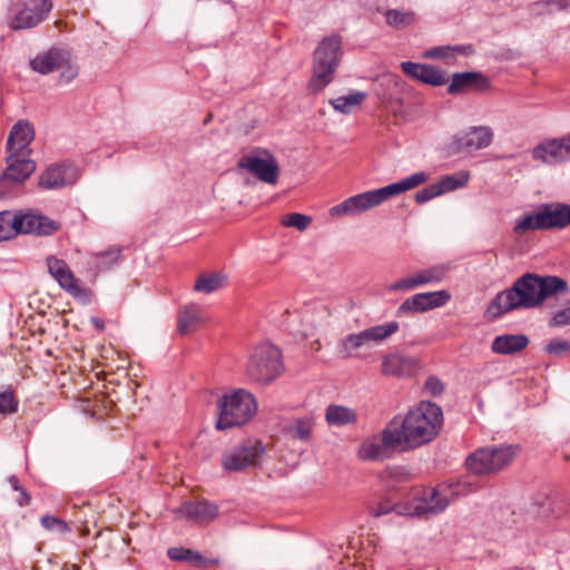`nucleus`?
<instances>
[{
  "label": "nucleus",
  "mask_w": 570,
  "mask_h": 570,
  "mask_svg": "<svg viewBox=\"0 0 570 570\" xmlns=\"http://www.w3.org/2000/svg\"><path fill=\"white\" fill-rule=\"evenodd\" d=\"M569 292L568 282L560 276L525 273L510 288L495 295L487 308V315L498 318L514 309L538 308L547 301L566 296Z\"/></svg>",
  "instance_id": "obj_1"
},
{
  "label": "nucleus",
  "mask_w": 570,
  "mask_h": 570,
  "mask_svg": "<svg viewBox=\"0 0 570 570\" xmlns=\"http://www.w3.org/2000/svg\"><path fill=\"white\" fill-rule=\"evenodd\" d=\"M443 424L442 409L435 403L422 401L405 416L397 415L384 429V442L415 449L431 442Z\"/></svg>",
  "instance_id": "obj_2"
},
{
  "label": "nucleus",
  "mask_w": 570,
  "mask_h": 570,
  "mask_svg": "<svg viewBox=\"0 0 570 570\" xmlns=\"http://www.w3.org/2000/svg\"><path fill=\"white\" fill-rule=\"evenodd\" d=\"M570 226V204L553 202L541 204L535 212L520 218L514 226L518 235L531 230H562Z\"/></svg>",
  "instance_id": "obj_3"
},
{
  "label": "nucleus",
  "mask_w": 570,
  "mask_h": 570,
  "mask_svg": "<svg viewBox=\"0 0 570 570\" xmlns=\"http://www.w3.org/2000/svg\"><path fill=\"white\" fill-rule=\"evenodd\" d=\"M218 419L216 428L226 430L248 422L257 412L254 395L243 389L224 394L217 403Z\"/></svg>",
  "instance_id": "obj_4"
},
{
  "label": "nucleus",
  "mask_w": 570,
  "mask_h": 570,
  "mask_svg": "<svg viewBox=\"0 0 570 570\" xmlns=\"http://www.w3.org/2000/svg\"><path fill=\"white\" fill-rule=\"evenodd\" d=\"M342 40L337 36L325 37L314 51L313 77L309 88L313 92L323 90L332 82L342 56Z\"/></svg>",
  "instance_id": "obj_5"
},
{
  "label": "nucleus",
  "mask_w": 570,
  "mask_h": 570,
  "mask_svg": "<svg viewBox=\"0 0 570 570\" xmlns=\"http://www.w3.org/2000/svg\"><path fill=\"white\" fill-rule=\"evenodd\" d=\"M518 446L488 445L476 449L465 460L466 469L475 475H492L507 469L514 460Z\"/></svg>",
  "instance_id": "obj_6"
},
{
  "label": "nucleus",
  "mask_w": 570,
  "mask_h": 570,
  "mask_svg": "<svg viewBox=\"0 0 570 570\" xmlns=\"http://www.w3.org/2000/svg\"><path fill=\"white\" fill-rule=\"evenodd\" d=\"M283 372L281 351L271 343H262L248 355L245 374L252 382L268 384Z\"/></svg>",
  "instance_id": "obj_7"
},
{
  "label": "nucleus",
  "mask_w": 570,
  "mask_h": 570,
  "mask_svg": "<svg viewBox=\"0 0 570 570\" xmlns=\"http://www.w3.org/2000/svg\"><path fill=\"white\" fill-rule=\"evenodd\" d=\"M265 453L266 448L259 440L247 439L223 454L222 465L229 472L257 468L261 465Z\"/></svg>",
  "instance_id": "obj_8"
},
{
  "label": "nucleus",
  "mask_w": 570,
  "mask_h": 570,
  "mask_svg": "<svg viewBox=\"0 0 570 570\" xmlns=\"http://www.w3.org/2000/svg\"><path fill=\"white\" fill-rule=\"evenodd\" d=\"M28 156L8 153L7 168L0 176V199L11 196L13 189L35 173L37 165Z\"/></svg>",
  "instance_id": "obj_9"
},
{
  "label": "nucleus",
  "mask_w": 570,
  "mask_h": 570,
  "mask_svg": "<svg viewBox=\"0 0 570 570\" xmlns=\"http://www.w3.org/2000/svg\"><path fill=\"white\" fill-rule=\"evenodd\" d=\"M238 167L265 184L275 185L278 181L281 171L278 163L267 150L259 149L243 156L238 161Z\"/></svg>",
  "instance_id": "obj_10"
},
{
  "label": "nucleus",
  "mask_w": 570,
  "mask_h": 570,
  "mask_svg": "<svg viewBox=\"0 0 570 570\" xmlns=\"http://www.w3.org/2000/svg\"><path fill=\"white\" fill-rule=\"evenodd\" d=\"M531 157L548 166H556L570 160V132L557 138L542 140L531 150Z\"/></svg>",
  "instance_id": "obj_11"
},
{
  "label": "nucleus",
  "mask_w": 570,
  "mask_h": 570,
  "mask_svg": "<svg viewBox=\"0 0 570 570\" xmlns=\"http://www.w3.org/2000/svg\"><path fill=\"white\" fill-rule=\"evenodd\" d=\"M451 299L446 289L417 293L406 298L396 309L397 317L424 313L444 306Z\"/></svg>",
  "instance_id": "obj_12"
},
{
  "label": "nucleus",
  "mask_w": 570,
  "mask_h": 570,
  "mask_svg": "<svg viewBox=\"0 0 570 570\" xmlns=\"http://www.w3.org/2000/svg\"><path fill=\"white\" fill-rule=\"evenodd\" d=\"M22 9L13 17V30L29 29L43 21L52 8L50 0H21Z\"/></svg>",
  "instance_id": "obj_13"
},
{
  "label": "nucleus",
  "mask_w": 570,
  "mask_h": 570,
  "mask_svg": "<svg viewBox=\"0 0 570 570\" xmlns=\"http://www.w3.org/2000/svg\"><path fill=\"white\" fill-rule=\"evenodd\" d=\"M46 265L49 274L58 282L60 287L71 296L80 298L88 295L87 288L80 285V281L73 275L68 264L56 256H48Z\"/></svg>",
  "instance_id": "obj_14"
},
{
  "label": "nucleus",
  "mask_w": 570,
  "mask_h": 570,
  "mask_svg": "<svg viewBox=\"0 0 570 570\" xmlns=\"http://www.w3.org/2000/svg\"><path fill=\"white\" fill-rule=\"evenodd\" d=\"M493 130L489 126H474L466 132L455 136L450 145L454 153H471L489 147L493 141Z\"/></svg>",
  "instance_id": "obj_15"
},
{
  "label": "nucleus",
  "mask_w": 570,
  "mask_h": 570,
  "mask_svg": "<svg viewBox=\"0 0 570 570\" xmlns=\"http://www.w3.org/2000/svg\"><path fill=\"white\" fill-rule=\"evenodd\" d=\"M79 178L78 168L68 161L49 166L39 176V186L43 189H59L75 184Z\"/></svg>",
  "instance_id": "obj_16"
},
{
  "label": "nucleus",
  "mask_w": 570,
  "mask_h": 570,
  "mask_svg": "<svg viewBox=\"0 0 570 570\" xmlns=\"http://www.w3.org/2000/svg\"><path fill=\"white\" fill-rule=\"evenodd\" d=\"M18 234H33L37 236H49L59 229V224L43 215L16 213Z\"/></svg>",
  "instance_id": "obj_17"
},
{
  "label": "nucleus",
  "mask_w": 570,
  "mask_h": 570,
  "mask_svg": "<svg viewBox=\"0 0 570 570\" xmlns=\"http://www.w3.org/2000/svg\"><path fill=\"white\" fill-rule=\"evenodd\" d=\"M377 206L379 204L374 190H368L351 196L344 202L333 206L330 209V214L334 217L354 216Z\"/></svg>",
  "instance_id": "obj_18"
},
{
  "label": "nucleus",
  "mask_w": 570,
  "mask_h": 570,
  "mask_svg": "<svg viewBox=\"0 0 570 570\" xmlns=\"http://www.w3.org/2000/svg\"><path fill=\"white\" fill-rule=\"evenodd\" d=\"M35 138V129L30 121L21 119L11 128L7 140V153L30 155L28 148Z\"/></svg>",
  "instance_id": "obj_19"
},
{
  "label": "nucleus",
  "mask_w": 570,
  "mask_h": 570,
  "mask_svg": "<svg viewBox=\"0 0 570 570\" xmlns=\"http://www.w3.org/2000/svg\"><path fill=\"white\" fill-rule=\"evenodd\" d=\"M490 88L489 79L478 71L455 72L448 86L449 95H458L466 90L485 91Z\"/></svg>",
  "instance_id": "obj_20"
},
{
  "label": "nucleus",
  "mask_w": 570,
  "mask_h": 570,
  "mask_svg": "<svg viewBox=\"0 0 570 570\" xmlns=\"http://www.w3.org/2000/svg\"><path fill=\"white\" fill-rule=\"evenodd\" d=\"M177 513L195 523L207 524L217 518L219 508L206 500L187 501L178 508Z\"/></svg>",
  "instance_id": "obj_21"
},
{
  "label": "nucleus",
  "mask_w": 570,
  "mask_h": 570,
  "mask_svg": "<svg viewBox=\"0 0 570 570\" xmlns=\"http://www.w3.org/2000/svg\"><path fill=\"white\" fill-rule=\"evenodd\" d=\"M401 69L406 76L426 85L438 87L446 83L448 81L445 73L434 66L403 61L401 63Z\"/></svg>",
  "instance_id": "obj_22"
},
{
  "label": "nucleus",
  "mask_w": 570,
  "mask_h": 570,
  "mask_svg": "<svg viewBox=\"0 0 570 570\" xmlns=\"http://www.w3.org/2000/svg\"><path fill=\"white\" fill-rule=\"evenodd\" d=\"M70 53L63 49L50 48L48 51L37 55L30 60V68L41 75L51 73L68 65Z\"/></svg>",
  "instance_id": "obj_23"
},
{
  "label": "nucleus",
  "mask_w": 570,
  "mask_h": 570,
  "mask_svg": "<svg viewBox=\"0 0 570 570\" xmlns=\"http://www.w3.org/2000/svg\"><path fill=\"white\" fill-rule=\"evenodd\" d=\"M429 180V175L424 171L415 173L409 177L401 179L400 181L390 184L387 186L373 189L379 206L387 199L401 195L410 189H413Z\"/></svg>",
  "instance_id": "obj_24"
},
{
  "label": "nucleus",
  "mask_w": 570,
  "mask_h": 570,
  "mask_svg": "<svg viewBox=\"0 0 570 570\" xmlns=\"http://www.w3.org/2000/svg\"><path fill=\"white\" fill-rule=\"evenodd\" d=\"M449 503L448 498L439 489H424L413 507L412 514L417 517L439 514L446 509Z\"/></svg>",
  "instance_id": "obj_25"
},
{
  "label": "nucleus",
  "mask_w": 570,
  "mask_h": 570,
  "mask_svg": "<svg viewBox=\"0 0 570 570\" xmlns=\"http://www.w3.org/2000/svg\"><path fill=\"white\" fill-rule=\"evenodd\" d=\"M417 367V360L402 354H389L383 358L382 373L389 376L405 377L412 375Z\"/></svg>",
  "instance_id": "obj_26"
},
{
  "label": "nucleus",
  "mask_w": 570,
  "mask_h": 570,
  "mask_svg": "<svg viewBox=\"0 0 570 570\" xmlns=\"http://www.w3.org/2000/svg\"><path fill=\"white\" fill-rule=\"evenodd\" d=\"M529 342L524 334L499 335L492 341L491 351L499 355H511L524 350Z\"/></svg>",
  "instance_id": "obj_27"
},
{
  "label": "nucleus",
  "mask_w": 570,
  "mask_h": 570,
  "mask_svg": "<svg viewBox=\"0 0 570 570\" xmlns=\"http://www.w3.org/2000/svg\"><path fill=\"white\" fill-rule=\"evenodd\" d=\"M177 331L181 335L194 332L204 321L202 307L195 303L183 306L178 312Z\"/></svg>",
  "instance_id": "obj_28"
},
{
  "label": "nucleus",
  "mask_w": 570,
  "mask_h": 570,
  "mask_svg": "<svg viewBox=\"0 0 570 570\" xmlns=\"http://www.w3.org/2000/svg\"><path fill=\"white\" fill-rule=\"evenodd\" d=\"M397 446L399 445L385 444L383 431L381 440L373 439L364 441L360 446L358 455L362 460L382 461L389 456V449H395Z\"/></svg>",
  "instance_id": "obj_29"
},
{
  "label": "nucleus",
  "mask_w": 570,
  "mask_h": 570,
  "mask_svg": "<svg viewBox=\"0 0 570 570\" xmlns=\"http://www.w3.org/2000/svg\"><path fill=\"white\" fill-rule=\"evenodd\" d=\"M325 421L331 426L354 424L357 421V413L352 407L330 404L325 411Z\"/></svg>",
  "instance_id": "obj_30"
},
{
  "label": "nucleus",
  "mask_w": 570,
  "mask_h": 570,
  "mask_svg": "<svg viewBox=\"0 0 570 570\" xmlns=\"http://www.w3.org/2000/svg\"><path fill=\"white\" fill-rule=\"evenodd\" d=\"M399 323L396 321H392L365 328L363 330V333L366 337L368 345L380 344L390 338L393 334H395L399 331Z\"/></svg>",
  "instance_id": "obj_31"
},
{
  "label": "nucleus",
  "mask_w": 570,
  "mask_h": 570,
  "mask_svg": "<svg viewBox=\"0 0 570 570\" xmlns=\"http://www.w3.org/2000/svg\"><path fill=\"white\" fill-rule=\"evenodd\" d=\"M226 276L222 273H212L199 275L194 284L196 292L210 294L224 286Z\"/></svg>",
  "instance_id": "obj_32"
},
{
  "label": "nucleus",
  "mask_w": 570,
  "mask_h": 570,
  "mask_svg": "<svg viewBox=\"0 0 570 570\" xmlns=\"http://www.w3.org/2000/svg\"><path fill=\"white\" fill-rule=\"evenodd\" d=\"M313 428L314 419L312 416H304L288 424L285 430L291 438L306 442L309 440Z\"/></svg>",
  "instance_id": "obj_33"
},
{
  "label": "nucleus",
  "mask_w": 570,
  "mask_h": 570,
  "mask_svg": "<svg viewBox=\"0 0 570 570\" xmlns=\"http://www.w3.org/2000/svg\"><path fill=\"white\" fill-rule=\"evenodd\" d=\"M366 98V94L363 91H354L348 94L347 96H341L335 99H332L330 104L332 107L344 115H347L353 111L358 105H361Z\"/></svg>",
  "instance_id": "obj_34"
},
{
  "label": "nucleus",
  "mask_w": 570,
  "mask_h": 570,
  "mask_svg": "<svg viewBox=\"0 0 570 570\" xmlns=\"http://www.w3.org/2000/svg\"><path fill=\"white\" fill-rule=\"evenodd\" d=\"M94 257L96 259V267L99 271H107L121 262L122 247L111 246L106 250L95 253Z\"/></svg>",
  "instance_id": "obj_35"
},
{
  "label": "nucleus",
  "mask_w": 570,
  "mask_h": 570,
  "mask_svg": "<svg viewBox=\"0 0 570 570\" xmlns=\"http://www.w3.org/2000/svg\"><path fill=\"white\" fill-rule=\"evenodd\" d=\"M386 23L394 29H402L415 22L413 11L389 9L384 13Z\"/></svg>",
  "instance_id": "obj_36"
},
{
  "label": "nucleus",
  "mask_w": 570,
  "mask_h": 570,
  "mask_svg": "<svg viewBox=\"0 0 570 570\" xmlns=\"http://www.w3.org/2000/svg\"><path fill=\"white\" fill-rule=\"evenodd\" d=\"M470 175L468 171H460L454 175H445L436 181L441 194H445L461 187H464L469 181Z\"/></svg>",
  "instance_id": "obj_37"
},
{
  "label": "nucleus",
  "mask_w": 570,
  "mask_h": 570,
  "mask_svg": "<svg viewBox=\"0 0 570 570\" xmlns=\"http://www.w3.org/2000/svg\"><path fill=\"white\" fill-rule=\"evenodd\" d=\"M471 46H441L435 47L426 52V57L434 59L453 58L455 55L469 56L472 53Z\"/></svg>",
  "instance_id": "obj_38"
},
{
  "label": "nucleus",
  "mask_w": 570,
  "mask_h": 570,
  "mask_svg": "<svg viewBox=\"0 0 570 570\" xmlns=\"http://www.w3.org/2000/svg\"><path fill=\"white\" fill-rule=\"evenodd\" d=\"M365 345H368V343L366 341V337H365L363 331H361L358 333H353V334L347 335L342 341L340 352L342 354V357L347 358V357L352 356L354 351H356Z\"/></svg>",
  "instance_id": "obj_39"
},
{
  "label": "nucleus",
  "mask_w": 570,
  "mask_h": 570,
  "mask_svg": "<svg viewBox=\"0 0 570 570\" xmlns=\"http://www.w3.org/2000/svg\"><path fill=\"white\" fill-rule=\"evenodd\" d=\"M448 269L443 265L432 266L416 272L420 286L440 283L445 277Z\"/></svg>",
  "instance_id": "obj_40"
},
{
  "label": "nucleus",
  "mask_w": 570,
  "mask_h": 570,
  "mask_svg": "<svg viewBox=\"0 0 570 570\" xmlns=\"http://www.w3.org/2000/svg\"><path fill=\"white\" fill-rule=\"evenodd\" d=\"M167 554L170 560L175 561H187L195 566H203L205 562V558L196 551L185 548H170L167 551Z\"/></svg>",
  "instance_id": "obj_41"
},
{
  "label": "nucleus",
  "mask_w": 570,
  "mask_h": 570,
  "mask_svg": "<svg viewBox=\"0 0 570 570\" xmlns=\"http://www.w3.org/2000/svg\"><path fill=\"white\" fill-rule=\"evenodd\" d=\"M18 235L16 213L4 210L0 213V240H7Z\"/></svg>",
  "instance_id": "obj_42"
},
{
  "label": "nucleus",
  "mask_w": 570,
  "mask_h": 570,
  "mask_svg": "<svg viewBox=\"0 0 570 570\" xmlns=\"http://www.w3.org/2000/svg\"><path fill=\"white\" fill-rule=\"evenodd\" d=\"M312 223V217L299 213H291L281 218V224L285 227H294L304 232Z\"/></svg>",
  "instance_id": "obj_43"
},
{
  "label": "nucleus",
  "mask_w": 570,
  "mask_h": 570,
  "mask_svg": "<svg viewBox=\"0 0 570 570\" xmlns=\"http://www.w3.org/2000/svg\"><path fill=\"white\" fill-rule=\"evenodd\" d=\"M40 523L48 531H52V532H57V533H67V532L71 531L70 527L68 525V523L65 520L59 519L53 515L47 514V515L41 517Z\"/></svg>",
  "instance_id": "obj_44"
},
{
  "label": "nucleus",
  "mask_w": 570,
  "mask_h": 570,
  "mask_svg": "<svg viewBox=\"0 0 570 570\" xmlns=\"http://www.w3.org/2000/svg\"><path fill=\"white\" fill-rule=\"evenodd\" d=\"M18 410V400L16 399L13 392L4 391L0 393V413L3 415H9Z\"/></svg>",
  "instance_id": "obj_45"
},
{
  "label": "nucleus",
  "mask_w": 570,
  "mask_h": 570,
  "mask_svg": "<svg viewBox=\"0 0 570 570\" xmlns=\"http://www.w3.org/2000/svg\"><path fill=\"white\" fill-rule=\"evenodd\" d=\"M416 287H420V284L416 274H414L412 276L401 278L395 283L389 285L387 289L391 292H407Z\"/></svg>",
  "instance_id": "obj_46"
},
{
  "label": "nucleus",
  "mask_w": 570,
  "mask_h": 570,
  "mask_svg": "<svg viewBox=\"0 0 570 570\" xmlns=\"http://www.w3.org/2000/svg\"><path fill=\"white\" fill-rule=\"evenodd\" d=\"M441 190L438 186L436 183L434 184H431L426 187H424L423 189H420L419 191H416L415 196H414V199L417 204H424L438 196H441Z\"/></svg>",
  "instance_id": "obj_47"
},
{
  "label": "nucleus",
  "mask_w": 570,
  "mask_h": 570,
  "mask_svg": "<svg viewBox=\"0 0 570 570\" xmlns=\"http://www.w3.org/2000/svg\"><path fill=\"white\" fill-rule=\"evenodd\" d=\"M570 350V342L567 340H551L544 347V351L554 356H561Z\"/></svg>",
  "instance_id": "obj_48"
},
{
  "label": "nucleus",
  "mask_w": 570,
  "mask_h": 570,
  "mask_svg": "<svg viewBox=\"0 0 570 570\" xmlns=\"http://www.w3.org/2000/svg\"><path fill=\"white\" fill-rule=\"evenodd\" d=\"M570 325V306L553 313L549 321L550 327H562Z\"/></svg>",
  "instance_id": "obj_49"
},
{
  "label": "nucleus",
  "mask_w": 570,
  "mask_h": 570,
  "mask_svg": "<svg viewBox=\"0 0 570 570\" xmlns=\"http://www.w3.org/2000/svg\"><path fill=\"white\" fill-rule=\"evenodd\" d=\"M424 389L429 394L433 396H439L444 391V384L439 377L429 376L424 383Z\"/></svg>",
  "instance_id": "obj_50"
},
{
  "label": "nucleus",
  "mask_w": 570,
  "mask_h": 570,
  "mask_svg": "<svg viewBox=\"0 0 570 570\" xmlns=\"http://www.w3.org/2000/svg\"><path fill=\"white\" fill-rule=\"evenodd\" d=\"M61 69L63 70L59 76L60 83H68L78 76V68L70 63V59L68 60V65H65Z\"/></svg>",
  "instance_id": "obj_51"
},
{
  "label": "nucleus",
  "mask_w": 570,
  "mask_h": 570,
  "mask_svg": "<svg viewBox=\"0 0 570 570\" xmlns=\"http://www.w3.org/2000/svg\"><path fill=\"white\" fill-rule=\"evenodd\" d=\"M542 4L549 12L570 10V0H547Z\"/></svg>",
  "instance_id": "obj_52"
},
{
  "label": "nucleus",
  "mask_w": 570,
  "mask_h": 570,
  "mask_svg": "<svg viewBox=\"0 0 570 570\" xmlns=\"http://www.w3.org/2000/svg\"><path fill=\"white\" fill-rule=\"evenodd\" d=\"M18 492L20 493L19 498L17 499L18 504L20 507L28 505L31 500L30 494L27 492V490L24 488H21Z\"/></svg>",
  "instance_id": "obj_53"
},
{
  "label": "nucleus",
  "mask_w": 570,
  "mask_h": 570,
  "mask_svg": "<svg viewBox=\"0 0 570 570\" xmlns=\"http://www.w3.org/2000/svg\"><path fill=\"white\" fill-rule=\"evenodd\" d=\"M391 507L379 504L376 508H373L372 513L374 517H381L391 512Z\"/></svg>",
  "instance_id": "obj_54"
},
{
  "label": "nucleus",
  "mask_w": 570,
  "mask_h": 570,
  "mask_svg": "<svg viewBox=\"0 0 570 570\" xmlns=\"http://www.w3.org/2000/svg\"><path fill=\"white\" fill-rule=\"evenodd\" d=\"M386 473L391 476H397L400 480L401 478H406V474L402 472L400 468H391L386 470Z\"/></svg>",
  "instance_id": "obj_55"
},
{
  "label": "nucleus",
  "mask_w": 570,
  "mask_h": 570,
  "mask_svg": "<svg viewBox=\"0 0 570 570\" xmlns=\"http://www.w3.org/2000/svg\"><path fill=\"white\" fill-rule=\"evenodd\" d=\"M91 324L99 331H104L105 330V323L101 318L99 317H91L90 320Z\"/></svg>",
  "instance_id": "obj_56"
},
{
  "label": "nucleus",
  "mask_w": 570,
  "mask_h": 570,
  "mask_svg": "<svg viewBox=\"0 0 570 570\" xmlns=\"http://www.w3.org/2000/svg\"><path fill=\"white\" fill-rule=\"evenodd\" d=\"M8 482L12 487L13 490L19 491L22 487L19 484V480L16 475H11L8 478Z\"/></svg>",
  "instance_id": "obj_57"
},
{
  "label": "nucleus",
  "mask_w": 570,
  "mask_h": 570,
  "mask_svg": "<svg viewBox=\"0 0 570 570\" xmlns=\"http://www.w3.org/2000/svg\"><path fill=\"white\" fill-rule=\"evenodd\" d=\"M218 563H219L218 559H212V560L205 559V562H203V566L204 564H218Z\"/></svg>",
  "instance_id": "obj_58"
},
{
  "label": "nucleus",
  "mask_w": 570,
  "mask_h": 570,
  "mask_svg": "<svg viewBox=\"0 0 570 570\" xmlns=\"http://www.w3.org/2000/svg\"><path fill=\"white\" fill-rule=\"evenodd\" d=\"M321 347V344L318 341H315L313 344H312V348L315 350V351H318Z\"/></svg>",
  "instance_id": "obj_59"
}]
</instances>
